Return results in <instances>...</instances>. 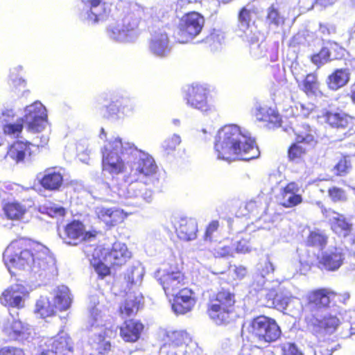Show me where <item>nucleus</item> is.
<instances>
[{"mask_svg": "<svg viewBox=\"0 0 355 355\" xmlns=\"http://www.w3.org/2000/svg\"><path fill=\"white\" fill-rule=\"evenodd\" d=\"M89 329L91 332L89 343L100 354H105L111 350L110 339L116 334V328L103 319L101 311L96 306L90 309Z\"/></svg>", "mask_w": 355, "mask_h": 355, "instance_id": "7", "label": "nucleus"}, {"mask_svg": "<svg viewBox=\"0 0 355 355\" xmlns=\"http://www.w3.org/2000/svg\"><path fill=\"white\" fill-rule=\"evenodd\" d=\"M340 324V320L331 314H326L320 318L313 316L309 322L312 330L319 335L332 334Z\"/></svg>", "mask_w": 355, "mask_h": 355, "instance_id": "23", "label": "nucleus"}, {"mask_svg": "<svg viewBox=\"0 0 355 355\" xmlns=\"http://www.w3.org/2000/svg\"><path fill=\"white\" fill-rule=\"evenodd\" d=\"M55 309L53 303H51L49 298L40 297L36 302L35 312L44 318L53 315Z\"/></svg>", "mask_w": 355, "mask_h": 355, "instance_id": "44", "label": "nucleus"}, {"mask_svg": "<svg viewBox=\"0 0 355 355\" xmlns=\"http://www.w3.org/2000/svg\"><path fill=\"white\" fill-rule=\"evenodd\" d=\"M26 288L21 284H14L6 288L0 297L1 304L17 309L23 308L28 297Z\"/></svg>", "mask_w": 355, "mask_h": 355, "instance_id": "21", "label": "nucleus"}, {"mask_svg": "<svg viewBox=\"0 0 355 355\" xmlns=\"http://www.w3.org/2000/svg\"><path fill=\"white\" fill-rule=\"evenodd\" d=\"M350 73L348 69H337L328 76L327 84L329 89L338 90L345 86L349 80Z\"/></svg>", "mask_w": 355, "mask_h": 355, "instance_id": "39", "label": "nucleus"}, {"mask_svg": "<svg viewBox=\"0 0 355 355\" xmlns=\"http://www.w3.org/2000/svg\"><path fill=\"white\" fill-rule=\"evenodd\" d=\"M53 303L59 311L67 310L71 304L72 297L68 287L62 285L57 286L53 291Z\"/></svg>", "mask_w": 355, "mask_h": 355, "instance_id": "35", "label": "nucleus"}, {"mask_svg": "<svg viewBox=\"0 0 355 355\" xmlns=\"http://www.w3.org/2000/svg\"><path fill=\"white\" fill-rule=\"evenodd\" d=\"M84 252L88 257L95 272L101 278L110 273V268L107 263L122 265L131 257L127 246L120 242L114 243L110 252L101 247L86 246L84 248Z\"/></svg>", "mask_w": 355, "mask_h": 355, "instance_id": "4", "label": "nucleus"}, {"mask_svg": "<svg viewBox=\"0 0 355 355\" xmlns=\"http://www.w3.org/2000/svg\"><path fill=\"white\" fill-rule=\"evenodd\" d=\"M254 113L256 119L259 121H268L276 126L280 125V116L274 108L266 104H257Z\"/></svg>", "mask_w": 355, "mask_h": 355, "instance_id": "36", "label": "nucleus"}, {"mask_svg": "<svg viewBox=\"0 0 355 355\" xmlns=\"http://www.w3.org/2000/svg\"><path fill=\"white\" fill-rule=\"evenodd\" d=\"M349 168V162L346 159H342L335 166L334 170L338 175H343L348 172Z\"/></svg>", "mask_w": 355, "mask_h": 355, "instance_id": "64", "label": "nucleus"}, {"mask_svg": "<svg viewBox=\"0 0 355 355\" xmlns=\"http://www.w3.org/2000/svg\"><path fill=\"white\" fill-rule=\"evenodd\" d=\"M277 300L279 301L284 309L291 311L293 306H297L298 311L301 310L302 306L299 299L293 297L292 296H285L282 299H280L279 296H277Z\"/></svg>", "mask_w": 355, "mask_h": 355, "instance_id": "51", "label": "nucleus"}, {"mask_svg": "<svg viewBox=\"0 0 355 355\" xmlns=\"http://www.w3.org/2000/svg\"><path fill=\"white\" fill-rule=\"evenodd\" d=\"M148 49L155 56L158 58L166 57L171 50L168 34L161 30L155 32L151 36Z\"/></svg>", "mask_w": 355, "mask_h": 355, "instance_id": "25", "label": "nucleus"}, {"mask_svg": "<svg viewBox=\"0 0 355 355\" xmlns=\"http://www.w3.org/2000/svg\"><path fill=\"white\" fill-rule=\"evenodd\" d=\"M335 296L336 293L330 288L315 290L308 295L309 305L313 308L327 306Z\"/></svg>", "mask_w": 355, "mask_h": 355, "instance_id": "31", "label": "nucleus"}, {"mask_svg": "<svg viewBox=\"0 0 355 355\" xmlns=\"http://www.w3.org/2000/svg\"><path fill=\"white\" fill-rule=\"evenodd\" d=\"M42 213H46L51 217L63 216L65 214V209L59 205L47 202L40 207Z\"/></svg>", "mask_w": 355, "mask_h": 355, "instance_id": "48", "label": "nucleus"}, {"mask_svg": "<svg viewBox=\"0 0 355 355\" xmlns=\"http://www.w3.org/2000/svg\"><path fill=\"white\" fill-rule=\"evenodd\" d=\"M141 12L136 5L125 7L107 28L110 38L122 42L135 40L139 35L138 26Z\"/></svg>", "mask_w": 355, "mask_h": 355, "instance_id": "5", "label": "nucleus"}, {"mask_svg": "<svg viewBox=\"0 0 355 355\" xmlns=\"http://www.w3.org/2000/svg\"><path fill=\"white\" fill-rule=\"evenodd\" d=\"M3 332L11 340L24 341L33 338V329L31 327L15 319L13 316L4 324Z\"/></svg>", "mask_w": 355, "mask_h": 355, "instance_id": "20", "label": "nucleus"}, {"mask_svg": "<svg viewBox=\"0 0 355 355\" xmlns=\"http://www.w3.org/2000/svg\"><path fill=\"white\" fill-rule=\"evenodd\" d=\"M141 296H135L130 294L125 302L120 307L121 314L123 316H130L137 312L141 302Z\"/></svg>", "mask_w": 355, "mask_h": 355, "instance_id": "42", "label": "nucleus"}, {"mask_svg": "<svg viewBox=\"0 0 355 355\" xmlns=\"http://www.w3.org/2000/svg\"><path fill=\"white\" fill-rule=\"evenodd\" d=\"M181 138L178 135H173L171 137L166 139L163 143L164 149L168 153L173 151L180 144Z\"/></svg>", "mask_w": 355, "mask_h": 355, "instance_id": "55", "label": "nucleus"}, {"mask_svg": "<svg viewBox=\"0 0 355 355\" xmlns=\"http://www.w3.org/2000/svg\"><path fill=\"white\" fill-rule=\"evenodd\" d=\"M22 119L30 132H40L48 124L46 107L40 102L35 101L25 108Z\"/></svg>", "mask_w": 355, "mask_h": 355, "instance_id": "15", "label": "nucleus"}, {"mask_svg": "<svg viewBox=\"0 0 355 355\" xmlns=\"http://www.w3.org/2000/svg\"><path fill=\"white\" fill-rule=\"evenodd\" d=\"M304 145L301 143L293 144L288 150V157L291 159H296L300 158L303 155L305 154L306 148Z\"/></svg>", "mask_w": 355, "mask_h": 355, "instance_id": "53", "label": "nucleus"}, {"mask_svg": "<svg viewBox=\"0 0 355 355\" xmlns=\"http://www.w3.org/2000/svg\"><path fill=\"white\" fill-rule=\"evenodd\" d=\"M345 250L341 246H329L323 251L319 259V263L327 270H337L345 259Z\"/></svg>", "mask_w": 355, "mask_h": 355, "instance_id": "22", "label": "nucleus"}, {"mask_svg": "<svg viewBox=\"0 0 355 355\" xmlns=\"http://www.w3.org/2000/svg\"><path fill=\"white\" fill-rule=\"evenodd\" d=\"M143 328L141 322L133 320H128L121 327L120 335L126 342H135L139 339Z\"/></svg>", "mask_w": 355, "mask_h": 355, "instance_id": "37", "label": "nucleus"}, {"mask_svg": "<svg viewBox=\"0 0 355 355\" xmlns=\"http://www.w3.org/2000/svg\"><path fill=\"white\" fill-rule=\"evenodd\" d=\"M259 272L256 273L253 277L252 288L256 291H261L263 290L270 291V282L266 275L269 276L274 271V266L270 261H266L259 268Z\"/></svg>", "mask_w": 355, "mask_h": 355, "instance_id": "28", "label": "nucleus"}, {"mask_svg": "<svg viewBox=\"0 0 355 355\" xmlns=\"http://www.w3.org/2000/svg\"><path fill=\"white\" fill-rule=\"evenodd\" d=\"M96 231H87L84 224L79 220L68 223L58 234L62 240L68 245H76L84 241H90L96 235Z\"/></svg>", "mask_w": 355, "mask_h": 355, "instance_id": "14", "label": "nucleus"}, {"mask_svg": "<svg viewBox=\"0 0 355 355\" xmlns=\"http://www.w3.org/2000/svg\"><path fill=\"white\" fill-rule=\"evenodd\" d=\"M250 331L259 341L272 343L281 336V330L276 321L264 315L254 318L250 325Z\"/></svg>", "mask_w": 355, "mask_h": 355, "instance_id": "11", "label": "nucleus"}, {"mask_svg": "<svg viewBox=\"0 0 355 355\" xmlns=\"http://www.w3.org/2000/svg\"><path fill=\"white\" fill-rule=\"evenodd\" d=\"M155 277L167 296L175 295L185 284L184 274L175 266H166L158 269Z\"/></svg>", "mask_w": 355, "mask_h": 355, "instance_id": "12", "label": "nucleus"}, {"mask_svg": "<svg viewBox=\"0 0 355 355\" xmlns=\"http://www.w3.org/2000/svg\"><path fill=\"white\" fill-rule=\"evenodd\" d=\"M173 296L172 310L177 315L191 311L196 303L195 293L187 288H180Z\"/></svg>", "mask_w": 355, "mask_h": 355, "instance_id": "24", "label": "nucleus"}, {"mask_svg": "<svg viewBox=\"0 0 355 355\" xmlns=\"http://www.w3.org/2000/svg\"><path fill=\"white\" fill-rule=\"evenodd\" d=\"M214 254L218 257H234V248L230 245H218L214 249Z\"/></svg>", "mask_w": 355, "mask_h": 355, "instance_id": "57", "label": "nucleus"}, {"mask_svg": "<svg viewBox=\"0 0 355 355\" xmlns=\"http://www.w3.org/2000/svg\"><path fill=\"white\" fill-rule=\"evenodd\" d=\"M73 347V342L69 336L61 332L55 337L42 338L35 355H71Z\"/></svg>", "mask_w": 355, "mask_h": 355, "instance_id": "10", "label": "nucleus"}, {"mask_svg": "<svg viewBox=\"0 0 355 355\" xmlns=\"http://www.w3.org/2000/svg\"><path fill=\"white\" fill-rule=\"evenodd\" d=\"M259 35H258L257 41H255L254 43L251 42L250 41H247L250 44V51L251 55L256 58L263 57L266 52L265 45L262 42L259 43Z\"/></svg>", "mask_w": 355, "mask_h": 355, "instance_id": "52", "label": "nucleus"}, {"mask_svg": "<svg viewBox=\"0 0 355 355\" xmlns=\"http://www.w3.org/2000/svg\"><path fill=\"white\" fill-rule=\"evenodd\" d=\"M257 10L252 5H248L243 8L239 15L238 35L244 41H250L254 43L258 40L260 35L254 21L257 17Z\"/></svg>", "mask_w": 355, "mask_h": 355, "instance_id": "13", "label": "nucleus"}, {"mask_svg": "<svg viewBox=\"0 0 355 355\" xmlns=\"http://www.w3.org/2000/svg\"><path fill=\"white\" fill-rule=\"evenodd\" d=\"M306 242L309 245L323 248L327 244V236L322 231H312L310 232Z\"/></svg>", "mask_w": 355, "mask_h": 355, "instance_id": "47", "label": "nucleus"}, {"mask_svg": "<svg viewBox=\"0 0 355 355\" xmlns=\"http://www.w3.org/2000/svg\"><path fill=\"white\" fill-rule=\"evenodd\" d=\"M119 107H120V112L122 119H123L125 116H128L132 114L135 108L132 102L128 99L123 100L119 105Z\"/></svg>", "mask_w": 355, "mask_h": 355, "instance_id": "58", "label": "nucleus"}, {"mask_svg": "<svg viewBox=\"0 0 355 355\" xmlns=\"http://www.w3.org/2000/svg\"><path fill=\"white\" fill-rule=\"evenodd\" d=\"M219 229V222L218 220H212L208 225L205 234V240L211 241L214 237V234Z\"/></svg>", "mask_w": 355, "mask_h": 355, "instance_id": "61", "label": "nucleus"}, {"mask_svg": "<svg viewBox=\"0 0 355 355\" xmlns=\"http://www.w3.org/2000/svg\"><path fill=\"white\" fill-rule=\"evenodd\" d=\"M144 275V267L140 263H137L127 270L125 275V279L131 287L133 286H137L141 284Z\"/></svg>", "mask_w": 355, "mask_h": 355, "instance_id": "41", "label": "nucleus"}, {"mask_svg": "<svg viewBox=\"0 0 355 355\" xmlns=\"http://www.w3.org/2000/svg\"><path fill=\"white\" fill-rule=\"evenodd\" d=\"M204 24L205 19L200 13L191 12L184 15L174 33L175 40L181 44L191 42L200 33Z\"/></svg>", "mask_w": 355, "mask_h": 355, "instance_id": "9", "label": "nucleus"}, {"mask_svg": "<svg viewBox=\"0 0 355 355\" xmlns=\"http://www.w3.org/2000/svg\"><path fill=\"white\" fill-rule=\"evenodd\" d=\"M315 105L312 103L307 105L297 103L293 107H291L292 113L295 116L307 117L314 110Z\"/></svg>", "mask_w": 355, "mask_h": 355, "instance_id": "49", "label": "nucleus"}, {"mask_svg": "<svg viewBox=\"0 0 355 355\" xmlns=\"http://www.w3.org/2000/svg\"><path fill=\"white\" fill-rule=\"evenodd\" d=\"M0 355H25L24 350L14 346H4L0 347Z\"/></svg>", "mask_w": 355, "mask_h": 355, "instance_id": "63", "label": "nucleus"}, {"mask_svg": "<svg viewBox=\"0 0 355 355\" xmlns=\"http://www.w3.org/2000/svg\"><path fill=\"white\" fill-rule=\"evenodd\" d=\"M207 95L208 89L205 85L193 84L185 90L184 99L188 106L205 112L209 110Z\"/></svg>", "mask_w": 355, "mask_h": 355, "instance_id": "19", "label": "nucleus"}, {"mask_svg": "<svg viewBox=\"0 0 355 355\" xmlns=\"http://www.w3.org/2000/svg\"><path fill=\"white\" fill-rule=\"evenodd\" d=\"M295 140L297 143L303 144L310 147H313L316 144L314 135V131L310 126L306 124L299 125L295 128Z\"/></svg>", "mask_w": 355, "mask_h": 355, "instance_id": "40", "label": "nucleus"}, {"mask_svg": "<svg viewBox=\"0 0 355 355\" xmlns=\"http://www.w3.org/2000/svg\"><path fill=\"white\" fill-rule=\"evenodd\" d=\"M85 6L80 13L83 20L89 24L103 21L107 17L110 9L107 5L101 0H85Z\"/></svg>", "mask_w": 355, "mask_h": 355, "instance_id": "17", "label": "nucleus"}, {"mask_svg": "<svg viewBox=\"0 0 355 355\" xmlns=\"http://www.w3.org/2000/svg\"><path fill=\"white\" fill-rule=\"evenodd\" d=\"M292 71L300 89L308 97L318 96L322 94L316 73H306V71L297 64L293 67Z\"/></svg>", "mask_w": 355, "mask_h": 355, "instance_id": "16", "label": "nucleus"}, {"mask_svg": "<svg viewBox=\"0 0 355 355\" xmlns=\"http://www.w3.org/2000/svg\"><path fill=\"white\" fill-rule=\"evenodd\" d=\"M215 152L219 159L249 161L257 158L260 152L250 134L236 125L220 128L216 137Z\"/></svg>", "mask_w": 355, "mask_h": 355, "instance_id": "3", "label": "nucleus"}, {"mask_svg": "<svg viewBox=\"0 0 355 355\" xmlns=\"http://www.w3.org/2000/svg\"><path fill=\"white\" fill-rule=\"evenodd\" d=\"M102 116L109 121L116 122L122 120L120 107L116 103H112L109 105L101 109Z\"/></svg>", "mask_w": 355, "mask_h": 355, "instance_id": "45", "label": "nucleus"}, {"mask_svg": "<svg viewBox=\"0 0 355 355\" xmlns=\"http://www.w3.org/2000/svg\"><path fill=\"white\" fill-rule=\"evenodd\" d=\"M234 248V253H241L245 254L251 252L252 250V246L250 242V240L248 239H242L239 241Z\"/></svg>", "mask_w": 355, "mask_h": 355, "instance_id": "59", "label": "nucleus"}, {"mask_svg": "<svg viewBox=\"0 0 355 355\" xmlns=\"http://www.w3.org/2000/svg\"><path fill=\"white\" fill-rule=\"evenodd\" d=\"M160 336L165 344L179 347L190 340L189 335L183 330H162Z\"/></svg>", "mask_w": 355, "mask_h": 355, "instance_id": "38", "label": "nucleus"}, {"mask_svg": "<svg viewBox=\"0 0 355 355\" xmlns=\"http://www.w3.org/2000/svg\"><path fill=\"white\" fill-rule=\"evenodd\" d=\"M322 117L330 126L343 132L345 137L355 132V119L343 112L325 111Z\"/></svg>", "mask_w": 355, "mask_h": 355, "instance_id": "18", "label": "nucleus"}, {"mask_svg": "<svg viewBox=\"0 0 355 355\" xmlns=\"http://www.w3.org/2000/svg\"><path fill=\"white\" fill-rule=\"evenodd\" d=\"M63 171L64 170L60 167L46 168L40 180L41 185L48 190H58L62 184Z\"/></svg>", "mask_w": 355, "mask_h": 355, "instance_id": "29", "label": "nucleus"}, {"mask_svg": "<svg viewBox=\"0 0 355 355\" xmlns=\"http://www.w3.org/2000/svg\"><path fill=\"white\" fill-rule=\"evenodd\" d=\"M3 259L12 275L24 272L42 279L55 271V260L47 248L37 244L33 250H29L26 241L21 239L12 241L7 246Z\"/></svg>", "mask_w": 355, "mask_h": 355, "instance_id": "2", "label": "nucleus"}, {"mask_svg": "<svg viewBox=\"0 0 355 355\" xmlns=\"http://www.w3.org/2000/svg\"><path fill=\"white\" fill-rule=\"evenodd\" d=\"M132 144L119 137L110 139L102 149V164L105 171L112 175L128 174L130 163V150Z\"/></svg>", "mask_w": 355, "mask_h": 355, "instance_id": "6", "label": "nucleus"}, {"mask_svg": "<svg viewBox=\"0 0 355 355\" xmlns=\"http://www.w3.org/2000/svg\"><path fill=\"white\" fill-rule=\"evenodd\" d=\"M95 213L98 218L107 226L116 225L121 222L125 216L123 210L116 208L97 207L95 209Z\"/></svg>", "mask_w": 355, "mask_h": 355, "instance_id": "30", "label": "nucleus"}, {"mask_svg": "<svg viewBox=\"0 0 355 355\" xmlns=\"http://www.w3.org/2000/svg\"><path fill=\"white\" fill-rule=\"evenodd\" d=\"M32 205L31 200L9 202L3 206V211L9 219L21 220Z\"/></svg>", "mask_w": 355, "mask_h": 355, "instance_id": "32", "label": "nucleus"}, {"mask_svg": "<svg viewBox=\"0 0 355 355\" xmlns=\"http://www.w3.org/2000/svg\"><path fill=\"white\" fill-rule=\"evenodd\" d=\"M209 42L212 48L217 50L218 47L224 42L225 36L220 31H214L208 38Z\"/></svg>", "mask_w": 355, "mask_h": 355, "instance_id": "56", "label": "nucleus"}, {"mask_svg": "<svg viewBox=\"0 0 355 355\" xmlns=\"http://www.w3.org/2000/svg\"><path fill=\"white\" fill-rule=\"evenodd\" d=\"M300 191V187L295 182L288 183L282 190L281 204L282 206L291 208L293 207L302 201L301 195L297 193Z\"/></svg>", "mask_w": 355, "mask_h": 355, "instance_id": "33", "label": "nucleus"}, {"mask_svg": "<svg viewBox=\"0 0 355 355\" xmlns=\"http://www.w3.org/2000/svg\"><path fill=\"white\" fill-rule=\"evenodd\" d=\"M329 53L327 49L323 48L319 53L313 55L311 58L312 62L316 65H321L329 60Z\"/></svg>", "mask_w": 355, "mask_h": 355, "instance_id": "60", "label": "nucleus"}, {"mask_svg": "<svg viewBox=\"0 0 355 355\" xmlns=\"http://www.w3.org/2000/svg\"><path fill=\"white\" fill-rule=\"evenodd\" d=\"M283 355H303L297 346L291 343H284L282 346Z\"/></svg>", "mask_w": 355, "mask_h": 355, "instance_id": "62", "label": "nucleus"}, {"mask_svg": "<svg viewBox=\"0 0 355 355\" xmlns=\"http://www.w3.org/2000/svg\"><path fill=\"white\" fill-rule=\"evenodd\" d=\"M329 223L332 231L339 236L346 237L352 230V223L349 218L338 212L330 211L328 213Z\"/></svg>", "mask_w": 355, "mask_h": 355, "instance_id": "26", "label": "nucleus"}, {"mask_svg": "<svg viewBox=\"0 0 355 355\" xmlns=\"http://www.w3.org/2000/svg\"><path fill=\"white\" fill-rule=\"evenodd\" d=\"M127 148L130 150V163L124 180L128 184L110 186L103 184L102 189L112 200L118 197L128 206L141 207L152 200L153 192L146 187V184L157 173V166L150 155L139 150L133 144Z\"/></svg>", "mask_w": 355, "mask_h": 355, "instance_id": "1", "label": "nucleus"}, {"mask_svg": "<svg viewBox=\"0 0 355 355\" xmlns=\"http://www.w3.org/2000/svg\"><path fill=\"white\" fill-rule=\"evenodd\" d=\"M328 193L331 200L335 202H345L347 200V195L345 191L340 188H330L328 191Z\"/></svg>", "mask_w": 355, "mask_h": 355, "instance_id": "54", "label": "nucleus"}, {"mask_svg": "<svg viewBox=\"0 0 355 355\" xmlns=\"http://www.w3.org/2000/svg\"><path fill=\"white\" fill-rule=\"evenodd\" d=\"M235 297L228 291H221L210 299L207 313L216 324H225L231 320L234 310Z\"/></svg>", "mask_w": 355, "mask_h": 355, "instance_id": "8", "label": "nucleus"}, {"mask_svg": "<svg viewBox=\"0 0 355 355\" xmlns=\"http://www.w3.org/2000/svg\"><path fill=\"white\" fill-rule=\"evenodd\" d=\"M39 146L28 141H17L9 148L7 157L15 161L17 163L24 161L27 155H31V147Z\"/></svg>", "mask_w": 355, "mask_h": 355, "instance_id": "34", "label": "nucleus"}, {"mask_svg": "<svg viewBox=\"0 0 355 355\" xmlns=\"http://www.w3.org/2000/svg\"><path fill=\"white\" fill-rule=\"evenodd\" d=\"M285 17L273 5L266 11V23L271 28H276L284 24Z\"/></svg>", "mask_w": 355, "mask_h": 355, "instance_id": "43", "label": "nucleus"}, {"mask_svg": "<svg viewBox=\"0 0 355 355\" xmlns=\"http://www.w3.org/2000/svg\"><path fill=\"white\" fill-rule=\"evenodd\" d=\"M23 123V119H19L16 123H10L4 125V133L12 137H17L22 131Z\"/></svg>", "mask_w": 355, "mask_h": 355, "instance_id": "50", "label": "nucleus"}, {"mask_svg": "<svg viewBox=\"0 0 355 355\" xmlns=\"http://www.w3.org/2000/svg\"><path fill=\"white\" fill-rule=\"evenodd\" d=\"M21 71L22 67L21 65H18L12 67L10 71V84L15 90L18 91H20L21 89H24L26 87L25 80L18 76V74Z\"/></svg>", "mask_w": 355, "mask_h": 355, "instance_id": "46", "label": "nucleus"}, {"mask_svg": "<svg viewBox=\"0 0 355 355\" xmlns=\"http://www.w3.org/2000/svg\"><path fill=\"white\" fill-rule=\"evenodd\" d=\"M174 228L180 239L191 241L196 238L198 223L191 218H180L174 223Z\"/></svg>", "mask_w": 355, "mask_h": 355, "instance_id": "27", "label": "nucleus"}]
</instances>
